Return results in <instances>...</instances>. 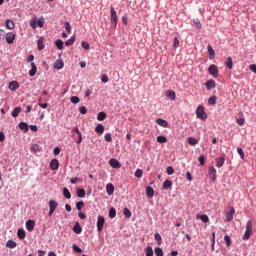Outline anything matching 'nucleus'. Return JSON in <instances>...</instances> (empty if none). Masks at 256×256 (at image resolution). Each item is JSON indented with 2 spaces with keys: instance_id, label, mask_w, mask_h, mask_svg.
I'll return each instance as SVG.
<instances>
[{
  "instance_id": "338daca9",
  "label": "nucleus",
  "mask_w": 256,
  "mask_h": 256,
  "mask_svg": "<svg viewBox=\"0 0 256 256\" xmlns=\"http://www.w3.org/2000/svg\"><path fill=\"white\" fill-rule=\"evenodd\" d=\"M102 83H109V77L105 74L101 76Z\"/></svg>"
},
{
  "instance_id": "4c0bfd02",
  "label": "nucleus",
  "mask_w": 256,
  "mask_h": 256,
  "mask_svg": "<svg viewBox=\"0 0 256 256\" xmlns=\"http://www.w3.org/2000/svg\"><path fill=\"white\" fill-rule=\"evenodd\" d=\"M19 113H21V107H16V108L12 111V117H19Z\"/></svg>"
},
{
  "instance_id": "dca6fc26",
  "label": "nucleus",
  "mask_w": 256,
  "mask_h": 256,
  "mask_svg": "<svg viewBox=\"0 0 256 256\" xmlns=\"http://www.w3.org/2000/svg\"><path fill=\"white\" fill-rule=\"evenodd\" d=\"M73 231L74 233H76V235H80V233H82L83 228L81 227V224H79V222H76L74 227H73Z\"/></svg>"
},
{
  "instance_id": "6ab92c4d",
  "label": "nucleus",
  "mask_w": 256,
  "mask_h": 256,
  "mask_svg": "<svg viewBox=\"0 0 256 256\" xmlns=\"http://www.w3.org/2000/svg\"><path fill=\"white\" fill-rule=\"evenodd\" d=\"M18 127L20 131H24L25 133L29 131V124H27L26 122H20Z\"/></svg>"
},
{
  "instance_id": "a18cd8bd",
  "label": "nucleus",
  "mask_w": 256,
  "mask_h": 256,
  "mask_svg": "<svg viewBox=\"0 0 256 256\" xmlns=\"http://www.w3.org/2000/svg\"><path fill=\"white\" fill-rule=\"evenodd\" d=\"M224 241L226 243V247H231V237H229V235L224 237Z\"/></svg>"
},
{
  "instance_id": "ea45409f",
  "label": "nucleus",
  "mask_w": 256,
  "mask_h": 256,
  "mask_svg": "<svg viewBox=\"0 0 256 256\" xmlns=\"http://www.w3.org/2000/svg\"><path fill=\"white\" fill-rule=\"evenodd\" d=\"M6 27H7V29H14L15 28V23H13V21H11V20H7L6 21Z\"/></svg>"
},
{
  "instance_id": "4be33fe9",
  "label": "nucleus",
  "mask_w": 256,
  "mask_h": 256,
  "mask_svg": "<svg viewBox=\"0 0 256 256\" xmlns=\"http://www.w3.org/2000/svg\"><path fill=\"white\" fill-rule=\"evenodd\" d=\"M106 192L108 193V195H113V193H115V186H113V184H107L106 185Z\"/></svg>"
},
{
  "instance_id": "f257e3e1",
  "label": "nucleus",
  "mask_w": 256,
  "mask_h": 256,
  "mask_svg": "<svg viewBox=\"0 0 256 256\" xmlns=\"http://www.w3.org/2000/svg\"><path fill=\"white\" fill-rule=\"evenodd\" d=\"M253 233V221L249 220L246 224V231L243 236L244 241H249L251 239V235Z\"/></svg>"
},
{
  "instance_id": "2f4dec72",
  "label": "nucleus",
  "mask_w": 256,
  "mask_h": 256,
  "mask_svg": "<svg viewBox=\"0 0 256 256\" xmlns=\"http://www.w3.org/2000/svg\"><path fill=\"white\" fill-rule=\"evenodd\" d=\"M226 67L229 69H233V59L231 57H228L225 62Z\"/></svg>"
},
{
  "instance_id": "0eeeda50",
  "label": "nucleus",
  "mask_w": 256,
  "mask_h": 256,
  "mask_svg": "<svg viewBox=\"0 0 256 256\" xmlns=\"http://www.w3.org/2000/svg\"><path fill=\"white\" fill-rule=\"evenodd\" d=\"M208 175H209L211 181H217V169H215V166L209 167Z\"/></svg>"
},
{
  "instance_id": "49530a36",
  "label": "nucleus",
  "mask_w": 256,
  "mask_h": 256,
  "mask_svg": "<svg viewBox=\"0 0 256 256\" xmlns=\"http://www.w3.org/2000/svg\"><path fill=\"white\" fill-rule=\"evenodd\" d=\"M73 43H75V37H71L69 40H67V41L65 42V45H66L67 47H71V45H73Z\"/></svg>"
},
{
  "instance_id": "473e14b6",
  "label": "nucleus",
  "mask_w": 256,
  "mask_h": 256,
  "mask_svg": "<svg viewBox=\"0 0 256 256\" xmlns=\"http://www.w3.org/2000/svg\"><path fill=\"white\" fill-rule=\"evenodd\" d=\"M76 195L77 197L83 198L85 197V189L83 188H79L76 190Z\"/></svg>"
},
{
  "instance_id": "ddd939ff",
  "label": "nucleus",
  "mask_w": 256,
  "mask_h": 256,
  "mask_svg": "<svg viewBox=\"0 0 256 256\" xmlns=\"http://www.w3.org/2000/svg\"><path fill=\"white\" fill-rule=\"evenodd\" d=\"M166 97H168V99H170L171 101H175L177 99V95L173 90H167Z\"/></svg>"
},
{
  "instance_id": "393cba45",
  "label": "nucleus",
  "mask_w": 256,
  "mask_h": 256,
  "mask_svg": "<svg viewBox=\"0 0 256 256\" xmlns=\"http://www.w3.org/2000/svg\"><path fill=\"white\" fill-rule=\"evenodd\" d=\"M208 49V54H209V59H215V50L213 49V47L211 45H208L207 47Z\"/></svg>"
},
{
  "instance_id": "de8ad7c7",
  "label": "nucleus",
  "mask_w": 256,
  "mask_h": 256,
  "mask_svg": "<svg viewBox=\"0 0 256 256\" xmlns=\"http://www.w3.org/2000/svg\"><path fill=\"white\" fill-rule=\"evenodd\" d=\"M157 142L158 143H167V137H165V136H158L157 137Z\"/></svg>"
},
{
  "instance_id": "4d7b16f0",
  "label": "nucleus",
  "mask_w": 256,
  "mask_h": 256,
  "mask_svg": "<svg viewBox=\"0 0 256 256\" xmlns=\"http://www.w3.org/2000/svg\"><path fill=\"white\" fill-rule=\"evenodd\" d=\"M193 23L196 26V29H201V20L194 19Z\"/></svg>"
},
{
  "instance_id": "f704fd0d",
  "label": "nucleus",
  "mask_w": 256,
  "mask_h": 256,
  "mask_svg": "<svg viewBox=\"0 0 256 256\" xmlns=\"http://www.w3.org/2000/svg\"><path fill=\"white\" fill-rule=\"evenodd\" d=\"M209 105H216L217 104V96L213 95L208 99Z\"/></svg>"
},
{
  "instance_id": "e2e57ef3",
  "label": "nucleus",
  "mask_w": 256,
  "mask_h": 256,
  "mask_svg": "<svg viewBox=\"0 0 256 256\" xmlns=\"http://www.w3.org/2000/svg\"><path fill=\"white\" fill-rule=\"evenodd\" d=\"M79 111H80L81 115H87V107L81 106L79 108Z\"/></svg>"
},
{
  "instance_id": "aec40b11",
  "label": "nucleus",
  "mask_w": 256,
  "mask_h": 256,
  "mask_svg": "<svg viewBox=\"0 0 256 256\" xmlns=\"http://www.w3.org/2000/svg\"><path fill=\"white\" fill-rule=\"evenodd\" d=\"M215 87H216L215 80H208L206 82V89H208V91H211V89H215Z\"/></svg>"
},
{
  "instance_id": "72a5a7b5",
  "label": "nucleus",
  "mask_w": 256,
  "mask_h": 256,
  "mask_svg": "<svg viewBox=\"0 0 256 256\" xmlns=\"http://www.w3.org/2000/svg\"><path fill=\"white\" fill-rule=\"evenodd\" d=\"M63 196L65 199H71V192L67 188H63Z\"/></svg>"
},
{
  "instance_id": "c85d7f7f",
  "label": "nucleus",
  "mask_w": 256,
  "mask_h": 256,
  "mask_svg": "<svg viewBox=\"0 0 256 256\" xmlns=\"http://www.w3.org/2000/svg\"><path fill=\"white\" fill-rule=\"evenodd\" d=\"M64 63L62 60H56L54 63V69H63Z\"/></svg>"
},
{
  "instance_id": "4468645a",
  "label": "nucleus",
  "mask_w": 256,
  "mask_h": 256,
  "mask_svg": "<svg viewBox=\"0 0 256 256\" xmlns=\"http://www.w3.org/2000/svg\"><path fill=\"white\" fill-rule=\"evenodd\" d=\"M26 229H27V231H33L35 229V221L27 220L26 221Z\"/></svg>"
},
{
  "instance_id": "7ed1b4c3",
  "label": "nucleus",
  "mask_w": 256,
  "mask_h": 256,
  "mask_svg": "<svg viewBox=\"0 0 256 256\" xmlns=\"http://www.w3.org/2000/svg\"><path fill=\"white\" fill-rule=\"evenodd\" d=\"M196 117L198 119H201L202 121H205L207 119V113H205V107H203V105L197 107Z\"/></svg>"
},
{
  "instance_id": "f8f14e48",
  "label": "nucleus",
  "mask_w": 256,
  "mask_h": 256,
  "mask_svg": "<svg viewBox=\"0 0 256 256\" xmlns=\"http://www.w3.org/2000/svg\"><path fill=\"white\" fill-rule=\"evenodd\" d=\"M18 87H19V82L17 81H11L8 84V89H10V91H17Z\"/></svg>"
},
{
  "instance_id": "37998d69",
  "label": "nucleus",
  "mask_w": 256,
  "mask_h": 256,
  "mask_svg": "<svg viewBox=\"0 0 256 256\" xmlns=\"http://www.w3.org/2000/svg\"><path fill=\"white\" fill-rule=\"evenodd\" d=\"M83 207H85V202L79 201L76 203V209H78V211H81V209H83Z\"/></svg>"
},
{
  "instance_id": "bf43d9fd",
  "label": "nucleus",
  "mask_w": 256,
  "mask_h": 256,
  "mask_svg": "<svg viewBox=\"0 0 256 256\" xmlns=\"http://www.w3.org/2000/svg\"><path fill=\"white\" fill-rule=\"evenodd\" d=\"M64 27H65L67 33H71V23L65 22Z\"/></svg>"
},
{
  "instance_id": "774afa93",
  "label": "nucleus",
  "mask_w": 256,
  "mask_h": 256,
  "mask_svg": "<svg viewBox=\"0 0 256 256\" xmlns=\"http://www.w3.org/2000/svg\"><path fill=\"white\" fill-rule=\"evenodd\" d=\"M31 151L33 153H37V151H39V145H37V144L32 145L31 146Z\"/></svg>"
},
{
  "instance_id": "a19ab883",
  "label": "nucleus",
  "mask_w": 256,
  "mask_h": 256,
  "mask_svg": "<svg viewBox=\"0 0 256 256\" xmlns=\"http://www.w3.org/2000/svg\"><path fill=\"white\" fill-rule=\"evenodd\" d=\"M154 253L156 256H163V249H161L160 247H157L154 249Z\"/></svg>"
},
{
  "instance_id": "5701e85b",
  "label": "nucleus",
  "mask_w": 256,
  "mask_h": 256,
  "mask_svg": "<svg viewBox=\"0 0 256 256\" xmlns=\"http://www.w3.org/2000/svg\"><path fill=\"white\" fill-rule=\"evenodd\" d=\"M37 73V65H35V63H31V70L29 71V75L30 77H35Z\"/></svg>"
},
{
  "instance_id": "e433bc0d",
  "label": "nucleus",
  "mask_w": 256,
  "mask_h": 256,
  "mask_svg": "<svg viewBox=\"0 0 256 256\" xmlns=\"http://www.w3.org/2000/svg\"><path fill=\"white\" fill-rule=\"evenodd\" d=\"M55 45H56L57 49H59V51H61L63 49V40H61V39L56 40Z\"/></svg>"
},
{
  "instance_id": "5fc2aeb1",
  "label": "nucleus",
  "mask_w": 256,
  "mask_h": 256,
  "mask_svg": "<svg viewBox=\"0 0 256 256\" xmlns=\"http://www.w3.org/2000/svg\"><path fill=\"white\" fill-rule=\"evenodd\" d=\"M105 141H107V143H111V141H113V138L111 137V133H107L104 136Z\"/></svg>"
},
{
  "instance_id": "8fccbe9b",
  "label": "nucleus",
  "mask_w": 256,
  "mask_h": 256,
  "mask_svg": "<svg viewBox=\"0 0 256 256\" xmlns=\"http://www.w3.org/2000/svg\"><path fill=\"white\" fill-rule=\"evenodd\" d=\"M72 248L75 253H83V250L77 244H73Z\"/></svg>"
},
{
  "instance_id": "b1692460",
  "label": "nucleus",
  "mask_w": 256,
  "mask_h": 256,
  "mask_svg": "<svg viewBox=\"0 0 256 256\" xmlns=\"http://www.w3.org/2000/svg\"><path fill=\"white\" fill-rule=\"evenodd\" d=\"M173 187V182L171 180H165L162 186V189L167 190Z\"/></svg>"
},
{
  "instance_id": "bb28decb",
  "label": "nucleus",
  "mask_w": 256,
  "mask_h": 256,
  "mask_svg": "<svg viewBox=\"0 0 256 256\" xmlns=\"http://www.w3.org/2000/svg\"><path fill=\"white\" fill-rule=\"evenodd\" d=\"M6 247H8V249H15V247H17V242L13 240H8L6 243Z\"/></svg>"
},
{
  "instance_id": "a878e982",
  "label": "nucleus",
  "mask_w": 256,
  "mask_h": 256,
  "mask_svg": "<svg viewBox=\"0 0 256 256\" xmlns=\"http://www.w3.org/2000/svg\"><path fill=\"white\" fill-rule=\"evenodd\" d=\"M37 48H38V51H43V49H45V45H43V37L38 39Z\"/></svg>"
},
{
  "instance_id": "a211bd4d",
  "label": "nucleus",
  "mask_w": 256,
  "mask_h": 256,
  "mask_svg": "<svg viewBox=\"0 0 256 256\" xmlns=\"http://www.w3.org/2000/svg\"><path fill=\"white\" fill-rule=\"evenodd\" d=\"M156 123H157V125H159L160 127H164V128L169 127V123H168L166 120L161 119V118H158V119L156 120Z\"/></svg>"
},
{
  "instance_id": "cd10ccee",
  "label": "nucleus",
  "mask_w": 256,
  "mask_h": 256,
  "mask_svg": "<svg viewBox=\"0 0 256 256\" xmlns=\"http://www.w3.org/2000/svg\"><path fill=\"white\" fill-rule=\"evenodd\" d=\"M96 133H100L101 135H103V133L105 132V126H103L102 124H98L95 128Z\"/></svg>"
},
{
  "instance_id": "6e6d98bb",
  "label": "nucleus",
  "mask_w": 256,
  "mask_h": 256,
  "mask_svg": "<svg viewBox=\"0 0 256 256\" xmlns=\"http://www.w3.org/2000/svg\"><path fill=\"white\" fill-rule=\"evenodd\" d=\"M30 27H32V29H37V19L30 20Z\"/></svg>"
},
{
  "instance_id": "603ef678",
  "label": "nucleus",
  "mask_w": 256,
  "mask_h": 256,
  "mask_svg": "<svg viewBox=\"0 0 256 256\" xmlns=\"http://www.w3.org/2000/svg\"><path fill=\"white\" fill-rule=\"evenodd\" d=\"M81 46L86 50L89 51V49H91V46L89 45V43L82 41Z\"/></svg>"
},
{
  "instance_id": "69168bd1",
  "label": "nucleus",
  "mask_w": 256,
  "mask_h": 256,
  "mask_svg": "<svg viewBox=\"0 0 256 256\" xmlns=\"http://www.w3.org/2000/svg\"><path fill=\"white\" fill-rule=\"evenodd\" d=\"M70 101H71V103H74V104H77V103H79V97H77V96H72L71 98H70Z\"/></svg>"
},
{
  "instance_id": "79ce46f5",
  "label": "nucleus",
  "mask_w": 256,
  "mask_h": 256,
  "mask_svg": "<svg viewBox=\"0 0 256 256\" xmlns=\"http://www.w3.org/2000/svg\"><path fill=\"white\" fill-rule=\"evenodd\" d=\"M188 143H189V145H197V143H199V141L197 139H195L194 137H190V138H188Z\"/></svg>"
},
{
  "instance_id": "f03ea898",
  "label": "nucleus",
  "mask_w": 256,
  "mask_h": 256,
  "mask_svg": "<svg viewBox=\"0 0 256 256\" xmlns=\"http://www.w3.org/2000/svg\"><path fill=\"white\" fill-rule=\"evenodd\" d=\"M110 23L113 29H117V23H118L117 11H115V8L113 6H111L110 8Z\"/></svg>"
},
{
  "instance_id": "7c9ffc66",
  "label": "nucleus",
  "mask_w": 256,
  "mask_h": 256,
  "mask_svg": "<svg viewBox=\"0 0 256 256\" xmlns=\"http://www.w3.org/2000/svg\"><path fill=\"white\" fill-rule=\"evenodd\" d=\"M26 233H25V230H23V229H18V231H17V236L19 237V239H25V237H26Z\"/></svg>"
},
{
  "instance_id": "20e7f679",
  "label": "nucleus",
  "mask_w": 256,
  "mask_h": 256,
  "mask_svg": "<svg viewBox=\"0 0 256 256\" xmlns=\"http://www.w3.org/2000/svg\"><path fill=\"white\" fill-rule=\"evenodd\" d=\"M49 217H51V215H53V213H55V209H57V207H59V203H57V201L55 200H50L49 203Z\"/></svg>"
},
{
  "instance_id": "864d4df0",
  "label": "nucleus",
  "mask_w": 256,
  "mask_h": 256,
  "mask_svg": "<svg viewBox=\"0 0 256 256\" xmlns=\"http://www.w3.org/2000/svg\"><path fill=\"white\" fill-rule=\"evenodd\" d=\"M166 173L167 175H173V173H175V169H173L172 166H168L166 169Z\"/></svg>"
},
{
  "instance_id": "c756f323",
  "label": "nucleus",
  "mask_w": 256,
  "mask_h": 256,
  "mask_svg": "<svg viewBox=\"0 0 256 256\" xmlns=\"http://www.w3.org/2000/svg\"><path fill=\"white\" fill-rule=\"evenodd\" d=\"M107 119V113L105 112H99L97 115V120L98 121H105Z\"/></svg>"
},
{
  "instance_id": "2eb2a0df",
  "label": "nucleus",
  "mask_w": 256,
  "mask_h": 256,
  "mask_svg": "<svg viewBox=\"0 0 256 256\" xmlns=\"http://www.w3.org/2000/svg\"><path fill=\"white\" fill-rule=\"evenodd\" d=\"M146 195H147L148 199H153V196L155 195V190H153V187L148 186L146 188Z\"/></svg>"
},
{
  "instance_id": "9b49d317",
  "label": "nucleus",
  "mask_w": 256,
  "mask_h": 256,
  "mask_svg": "<svg viewBox=\"0 0 256 256\" xmlns=\"http://www.w3.org/2000/svg\"><path fill=\"white\" fill-rule=\"evenodd\" d=\"M50 169H52V171H57V169H59V160L52 159L50 162Z\"/></svg>"
},
{
  "instance_id": "13d9d810",
  "label": "nucleus",
  "mask_w": 256,
  "mask_h": 256,
  "mask_svg": "<svg viewBox=\"0 0 256 256\" xmlns=\"http://www.w3.org/2000/svg\"><path fill=\"white\" fill-rule=\"evenodd\" d=\"M154 237H155V240L158 241V245H161V241H162L161 234L155 233Z\"/></svg>"
},
{
  "instance_id": "423d86ee",
  "label": "nucleus",
  "mask_w": 256,
  "mask_h": 256,
  "mask_svg": "<svg viewBox=\"0 0 256 256\" xmlns=\"http://www.w3.org/2000/svg\"><path fill=\"white\" fill-rule=\"evenodd\" d=\"M72 132L76 133L75 139H76L77 145H81V143L83 142V134H81V131H79V128H74Z\"/></svg>"
},
{
  "instance_id": "58836bf2",
  "label": "nucleus",
  "mask_w": 256,
  "mask_h": 256,
  "mask_svg": "<svg viewBox=\"0 0 256 256\" xmlns=\"http://www.w3.org/2000/svg\"><path fill=\"white\" fill-rule=\"evenodd\" d=\"M197 219H201V221L203 222V223H209V216H207V215H201V216H197Z\"/></svg>"
},
{
  "instance_id": "1a4fd4ad",
  "label": "nucleus",
  "mask_w": 256,
  "mask_h": 256,
  "mask_svg": "<svg viewBox=\"0 0 256 256\" xmlns=\"http://www.w3.org/2000/svg\"><path fill=\"white\" fill-rule=\"evenodd\" d=\"M16 37H17V34H15L13 32L7 33L6 34V42L8 43V45H13Z\"/></svg>"
},
{
  "instance_id": "c03bdc74",
  "label": "nucleus",
  "mask_w": 256,
  "mask_h": 256,
  "mask_svg": "<svg viewBox=\"0 0 256 256\" xmlns=\"http://www.w3.org/2000/svg\"><path fill=\"white\" fill-rule=\"evenodd\" d=\"M123 215H125V217L130 219V217H131V210H129V208H124Z\"/></svg>"
},
{
  "instance_id": "052dcab7",
  "label": "nucleus",
  "mask_w": 256,
  "mask_h": 256,
  "mask_svg": "<svg viewBox=\"0 0 256 256\" xmlns=\"http://www.w3.org/2000/svg\"><path fill=\"white\" fill-rule=\"evenodd\" d=\"M180 43L181 42L179 41V38L175 37L174 38V43H173L174 49H177V47H179Z\"/></svg>"
},
{
  "instance_id": "0e129e2a",
  "label": "nucleus",
  "mask_w": 256,
  "mask_h": 256,
  "mask_svg": "<svg viewBox=\"0 0 256 256\" xmlns=\"http://www.w3.org/2000/svg\"><path fill=\"white\" fill-rule=\"evenodd\" d=\"M236 121L240 127H243V125H245V118H239Z\"/></svg>"
},
{
  "instance_id": "c9c22d12",
  "label": "nucleus",
  "mask_w": 256,
  "mask_h": 256,
  "mask_svg": "<svg viewBox=\"0 0 256 256\" xmlns=\"http://www.w3.org/2000/svg\"><path fill=\"white\" fill-rule=\"evenodd\" d=\"M116 216H117V210H115V208H111L109 210V217H110V219H115Z\"/></svg>"
},
{
  "instance_id": "3c124183",
  "label": "nucleus",
  "mask_w": 256,
  "mask_h": 256,
  "mask_svg": "<svg viewBox=\"0 0 256 256\" xmlns=\"http://www.w3.org/2000/svg\"><path fill=\"white\" fill-rule=\"evenodd\" d=\"M146 256H153V248L151 246H147Z\"/></svg>"
},
{
  "instance_id": "39448f33",
  "label": "nucleus",
  "mask_w": 256,
  "mask_h": 256,
  "mask_svg": "<svg viewBox=\"0 0 256 256\" xmlns=\"http://www.w3.org/2000/svg\"><path fill=\"white\" fill-rule=\"evenodd\" d=\"M208 72L214 76L215 79H217V77H219V68H217V65L215 64H211L208 67Z\"/></svg>"
},
{
  "instance_id": "f3484780",
  "label": "nucleus",
  "mask_w": 256,
  "mask_h": 256,
  "mask_svg": "<svg viewBox=\"0 0 256 256\" xmlns=\"http://www.w3.org/2000/svg\"><path fill=\"white\" fill-rule=\"evenodd\" d=\"M233 215H235V208H231L229 212L226 213V221H233Z\"/></svg>"
},
{
  "instance_id": "680f3d73",
  "label": "nucleus",
  "mask_w": 256,
  "mask_h": 256,
  "mask_svg": "<svg viewBox=\"0 0 256 256\" xmlns=\"http://www.w3.org/2000/svg\"><path fill=\"white\" fill-rule=\"evenodd\" d=\"M237 153L240 155L241 159H245V153L243 152V148H237Z\"/></svg>"
},
{
  "instance_id": "09e8293b",
  "label": "nucleus",
  "mask_w": 256,
  "mask_h": 256,
  "mask_svg": "<svg viewBox=\"0 0 256 256\" xmlns=\"http://www.w3.org/2000/svg\"><path fill=\"white\" fill-rule=\"evenodd\" d=\"M135 177H137L138 179H141L143 177V171L141 169H137L135 171Z\"/></svg>"
},
{
  "instance_id": "412c9836",
  "label": "nucleus",
  "mask_w": 256,
  "mask_h": 256,
  "mask_svg": "<svg viewBox=\"0 0 256 256\" xmlns=\"http://www.w3.org/2000/svg\"><path fill=\"white\" fill-rule=\"evenodd\" d=\"M223 165H225V157H220L216 159V167H218V169H221V167H223Z\"/></svg>"
},
{
  "instance_id": "6e6552de",
  "label": "nucleus",
  "mask_w": 256,
  "mask_h": 256,
  "mask_svg": "<svg viewBox=\"0 0 256 256\" xmlns=\"http://www.w3.org/2000/svg\"><path fill=\"white\" fill-rule=\"evenodd\" d=\"M104 225H105V217L98 216V219H97V230L99 231V233H101V231H103Z\"/></svg>"
},
{
  "instance_id": "9d476101",
  "label": "nucleus",
  "mask_w": 256,
  "mask_h": 256,
  "mask_svg": "<svg viewBox=\"0 0 256 256\" xmlns=\"http://www.w3.org/2000/svg\"><path fill=\"white\" fill-rule=\"evenodd\" d=\"M109 163H110V167H113V169H121V164L119 163V160L110 159Z\"/></svg>"
}]
</instances>
